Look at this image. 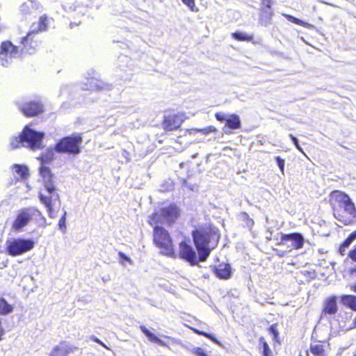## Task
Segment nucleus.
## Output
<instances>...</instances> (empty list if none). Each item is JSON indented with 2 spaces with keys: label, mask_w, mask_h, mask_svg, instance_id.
I'll list each match as a JSON object with an SVG mask.
<instances>
[{
  "label": "nucleus",
  "mask_w": 356,
  "mask_h": 356,
  "mask_svg": "<svg viewBox=\"0 0 356 356\" xmlns=\"http://www.w3.org/2000/svg\"><path fill=\"white\" fill-rule=\"evenodd\" d=\"M46 17H40L38 29L36 31L33 28L31 32L29 33L26 37L22 41L23 47L15 46L10 41L3 42L0 47V63L3 66L10 65L13 59L20 57L23 53L32 54L35 46V42H32V35L35 32L45 31L47 28Z\"/></svg>",
  "instance_id": "nucleus-1"
},
{
  "label": "nucleus",
  "mask_w": 356,
  "mask_h": 356,
  "mask_svg": "<svg viewBox=\"0 0 356 356\" xmlns=\"http://www.w3.org/2000/svg\"><path fill=\"white\" fill-rule=\"evenodd\" d=\"M330 203L337 220L345 225L353 222V220L350 218H346L339 213L341 209H343L344 211L351 217L354 218L356 216L355 204L348 195L339 191H333L330 193Z\"/></svg>",
  "instance_id": "nucleus-2"
},
{
  "label": "nucleus",
  "mask_w": 356,
  "mask_h": 356,
  "mask_svg": "<svg viewBox=\"0 0 356 356\" xmlns=\"http://www.w3.org/2000/svg\"><path fill=\"white\" fill-rule=\"evenodd\" d=\"M193 236L200 260L205 261L210 254L211 250L216 245L219 236L211 229H200L193 232Z\"/></svg>",
  "instance_id": "nucleus-3"
},
{
  "label": "nucleus",
  "mask_w": 356,
  "mask_h": 356,
  "mask_svg": "<svg viewBox=\"0 0 356 356\" xmlns=\"http://www.w3.org/2000/svg\"><path fill=\"white\" fill-rule=\"evenodd\" d=\"M40 172L43 179L44 186L47 195L40 193L39 198L40 202L44 204L47 209L49 216L54 218L56 215L53 210V202L59 200V195L56 192L52 178L53 175L49 168L42 165L40 167Z\"/></svg>",
  "instance_id": "nucleus-4"
},
{
  "label": "nucleus",
  "mask_w": 356,
  "mask_h": 356,
  "mask_svg": "<svg viewBox=\"0 0 356 356\" xmlns=\"http://www.w3.org/2000/svg\"><path fill=\"white\" fill-rule=\"evenodd\" d=\"M44 134L37 132L26 126L21 134L17 137H13L10 140V147L12 149L18 148L21 146L29 147L31 149L41 148L42 140Z\"/></svg>",
  "instance_id": "nucleus-5"
},
{
  "label": "nucleus",
  "mask_w": 356,
  "mask_h": 356,
  "mask_svg": "<svg viewBox=\"0 0 356 356\" xmlns=\"http://www.w3.org/2000/svg\"><path fill=\"white\" fill-rule=\"evenodd\" d=\"M180 216V210L176 204H171L162 207L149 216V222L151 225L160 224H173Z\"/></svg>",
  "instance_id": "nucleus-6"
},
{
  "label": "nucleus",
  "mask_w": 356,
  "mask_h": 356,
  "mask_svg": "<svg viewBox=\"0 0 356 356\" xmlns=\"http://www.w3.org/2000/svg\"><path fill=\"white\" fill-rule=\"evenodd\" d=\"M154 242L161 250V253L173 257L175 252L172 248V240L168 232L163 227L154 225Z\"/></svg>",
  "instance_id": "nucleus-7"
},
{
  "label": "nucleus",
  "mask_w": 356,
  "mask_h": 356,
  "mask_svg": "<svg viewBox=\"0 0 356 356\" xmlns=\"http://www.w3.org/2000/svg\"><path fill=\"white\" fill-rule=\"evenodd\" d=\"M34 247V242L31 239L10 238L6 241V252L9 255L16 257L30 251Z\"/></svg>",
  "instance_id": "nucleus-8"
},
{
  "label": "nucleus",
  "mask_w": 356,
  "mask_h": 356,
  "mask_svg": "<svg viewBox=\"0 0 356 356\" xmlns=\"http://www.w3.org/2000/svg\"><path fill=\"white\" fill-rule=\"evenodd\" d=\"M40 214V211L33 207L23 208L20 209L12 225V229L15 232H20L25 226H26L32 217Z\"/></svg>",
  "instance_id": "nucleus-9"
},
{
  "label": "nucleus",
  "mask_w": 356,
  "mask_h": 356,
  "mask_svg": "<svg viewBox=\"0 0 356 356\" xmlns=\"http://www.w3.org/2000/svg\"><path fill=\"white\" fill-rule=\"evenodd\" d=\"M81 141L82 138L79 135L65 137L56 145V150L58 152L79 154L80 152L79 145Z\"/></svg>",
  "instance_id": "nucleus-10"
},
{
  "label": "nucleus",
  "mask_w": 356,
  "mask_h": 356,
  "mask_svg": "<svg viewBox=\"0 0 356 356\" xmlns=\"http://www.w3.org/2000/svg\"><path fill=\"white\" fill-rule=\"evenodd\" d=\"M291 242L290 245H288L291 249L298 250L303 247L305 239L303 236L300 233H292L289 234H282L281 241L280 245H287V242Z\"/></svg>",
  "instance_id": "nucleus-11"
},
{
  "label": "nucleus",
  "mask_w": 356,
  "mask_h": 356,
  "mask_svg": "<svg viewBox=\"0 0 356 356\" xmlns=\"http://www.w3.org/2000/svg\"><path fill=\"white\" fill-rule=\"evenodd\" d=\"M111 88L110 85L104 83L101 80H98L95 77L86 78V81L83 83L81 88L83 90H109Z\"/></svg>",
  "instance_id": "nucleus-12"
},
{
  "label": "nucleus",
  "mask_w": 356,
  "mask_h": 356,
  "mask_svg": "<svg viewBox=\"0 0 356 356\" xmlns=\"http://www.w3.org/2000/svg\"><path fill=\"white\" fill-rule=\"evenodd\" d=\"M19 107L22 113L26 116H34L43 111V106L38 102H29Z\"/></svg>",
  "instance_id": "nucleus-13"
},
{
  "label": "nucleus",
  "mask_w": 356,
  "mask_h": 356,
  "mask_svg": "<svg viewBox=\"0 0 356 356\" xmlns=\"http://www.w3.org/2000/svg\"><path fill=\"white\" fill-rule=\"evenodd\" d=\"M179 255L181 258L189 261L191 265L197 264L196 253L191 246L182 241L179 244Z\"/></svg>",
  "instance_id": "nucleus-14"
},
{
  "label": "nucleus",
  "mask_w": 356,
  "mask_h": 356,
  "mask_svg": "<svg viewBox=\"0 0 356 356\" xmlns=\"http://www.w3.org/2000/svg\"><path fill=\"white\" fill-rule=\"evenodd\" d=\"M184 120V116L181 114H174L165 116L163 122L164 129L168 131L177 129L181 126Z\"/></svg>",
  "instance_id": "nucleus-15"
},
{
  "label": "nucleus",
  "mask_w": 356,
  "mask_h": 356,
  "mask_svg": "<svg viewBox=\"0 0 356 356\" xmlns=\"http://www.w3.org/2000/svg\"><path fill=\"white\" fill-rule=\"evenodd\" d=\"M337 300V298L334 296L326 298L324 301L322 314H335L338 311Z\"/></svg>",
  "instance_id": "nucleus-16"
},
{
  "label": "nucleus",
  "mask_w": 356,
  "mask_h": 356,
  "mask_svg": "<svg viewBox=\"0 0 356 356\" xmlns=\"http://www.w3.org/2000/svg\"><path fill=\"white\" fill-rule=\"evenodd\" d=\"M214 272L220 279H229L232 275L231 266L228 264H220L214 268Z\"/></svg>",
  "instance_id": "nucleus-17"
},
{
  "label": "nucleus",
  "mask_w": 356,
  "mask_h": 356,
  "mask_svg": "<svg viewBox=\"0 0 356 356\" xmlns=\"http://www.w3.org/2000/svg\"><path fill=\"white\" fill-rule=\"evenodd\" d=\"M72 350L73 348L69 344L61 343L53 350L50 356H67Z\"/></svg>",
  "instance_id": "nucleus-18"
},
{
  "label": "nucleus",
  "mask_w": 356,
  "mask_h": 356,
  "mask_svg": "<svg viewBox=\"0 0 356 356\" xmlns=\"http://www.w3.org/2000/svg\"><path fill=\"white\" fill-rule=\"evenodd\" d=\"M140 330L145 334V336L149 339V341L156 343L159 345L164 347H167L168 345L165 342L158 338L156 335L152 333L149 330H147L145 326L141 325L140 327Z\"/></svg>",
  "instance_id": "nucleus-19"
},
{
  "label": "nucleus",
  "mask_w": 356,
  "mask_h": 356,
  "mask_svg": "<svg viewBox=\"0 0 356 356\" xmlns=\"http://www.w3.org/2000/svg\"><path fill=\"white\" fill-rule=\"evenodd\" d=\"M356 240V230L351 233L348 238L343 242L339 249V252L341 255H344L346 254L347 248L350 245V244Z\"/></svg>",
  "instance_id": "nucleus-20"
},
{
  "label": "nucleus",
  "mask_w": 356,
  "mask_h": 356,
  "mask_svg": "<svg viewBox=\"0 0 356 356\" xmlns=\"http://www.w3.org/2000/svg\"><path fill=\"white\" fill-rule=\"evenodd\" d=\"M341 302L353 310L356 311V296L352 295H343L341 296Z\"/></svg>",
  "instance_id": "nucleus-21"
},
{
  "label": "nucleus",
  "mask_w": 356,
  "mask_h": 356,
  "mask_svg": "<svg viewBox=\"0 0 356 356\" xmlns=\"http://www.w3.org/2000/svg\"><path fill=\"white\" fill-rule=\"evenodd\" d=\"M226 125L232 129H239L241 127L239 117L235 114L231 115L227 118V120H226Z\"/></svg>",
  "instance_id": "nucleus-22"
},
{
  "label": "nucleus",
  "mask_w": 356,
  "mask_h": 356,
  "mask_svg": "<svg viewBox=\"0 0 356 356\" xmlns=\"http://www.w3.org/2000/svg\"><path fill=\"white\" fill-rule=\"evenodd\" d=\"M39 5L34 2L33 0H29L28 2L24 3L21 6V11L25 13H31L33 10H38Z\"/></svg>",
  "instance_id": "nucleus-23"
},
{
  "label": "nucleus",
  "mask_w": 356,
  "mask_h": 356,
  "mask_svg": "<svg viewBox=\"0 0 356 356\" xmlns=\"http://www.w3.org/2000/svg\"><path fill=\"white\" fill-rule=\"evenodd\" d=\"M272 15L273 13L270 10V6L268 4L267 8H264L261 10V13L260 15V21L261 22L262 24L266 25L269 22Z\"/></svg>",
  "instance_id": "nucleus-24"
},
{
  "label": "nucleus",
  "mask_w": 356,
  "mask_h": 356,
  "mask_svg": "<svg viewBox=\"0 0 356 356\" xmlns=\"http://www.w3.org/2000/svg\"><path fill=\"white\" fill-rule=\"evenodd\" d=\"M13 310L12 305H9L3 298L0 300V314L6 315Z\"/></svg>",
  "instance_id": "nucleus-25"
},
{
  "label": "nucleus",
  "mask_w": 356,
  "mask_h": 356,
  "mask_svg": "<svg viewBox=\"0 0 356 356\" xmlns=\"http://www.w3.org/2000/svg\"><path fill=\"white\" fill-rule=\"evenodd\" d=\"M310 351L314 356H325L323 346L321 344H314L310 346Z\"/></svg>",
  "instance_id": "nucleus-26"
},
{
  "label": "nucleus",
  "mask_w": 356,
  "mask_h": 356,
  "mask_svg": "<svg viewBox=\"0 0 356 356\" xmlns=\"http://www.w3.org/2000/svg\"><path fill=\"white\" fill-rule=\"evenodd\" d=\"M14 170L21 179H24L28 177L29 170L26 166L15 164L14 165Z\"/></svg>",
  "instance_id": "nucleus-27"
},
{
  "label": "nucleus",
  "mask_w": 356,
  "mask_h": 356,
  "mask_svg": "<svg viewBox=\"0 0 356 356\" xmlns=\"http://www.w3.org/2000/svg\"><path fill=\"white\" fill-rule=\"evenodd\" d=\"M259 346H261V348H262L263 350L264 356H273V353L264 337L259 338Z\"/></svg>",
  "instance_id": "nucleus-28"
},
{
  "label": "nucleus",
  "mask_w": 356,
  "mask_h": 356,
  "mask_svg": "<svg viewBox=\"0 0 356 356\" xmlns=\"http://www.w3.org/2000/svg\"><path fill=\"white\" fill-rule=\"evenodd\" d=\"M66 216H67V212H66V211H64L62 217L60 218V219L59 220V222H58L59 229L63 233L66 232V229H67L66 228V224H65Z\"/></svg>",
  "instance_id": "nucleus-29"
},
{
  "label": "nucleus",
  "mask_w": 356,
  "mask_h": 356,
  "mask_svg": "<svg viewBox=\"0 0 356 356\" xmlns=\"http://www.w3.org/2000/svg\"><path fill=\"white\" fill-rule=\"evenodd\" d=\"M182 2L193 12H197L198 8L195 6V0H181Z\"/></svg>",
  "instance_id": "nucleus-30"
},
{
  "label": "nucleus",
  "mask_w": 356,
  "mask_h": 356,
  "mask_svg": "<svg viewBox=\"0 0 356 356\" xmlns=\"http://www.w3.org/2000/svg\"><path fill=\"white\" fill-rule=\"evenodd\" d=\"M216 129L214 127H212V126H209V127H207L204 129H195V131H199V132H201L203 134H207L210 132H213L215 131Z\"/></svg>",
  "instance_id": "nucleus-31"
},
{
  "label": "nucleus",
  "mask_w": 356,
  "mask_h": 356,
  "mask_svg": "<svg viewBox=\"0 0 356 356\" xmlns=\"http://www.w3.org/2000/svg\"><path fill=\"white\" fill-rule=\"evenodd\" d=\"M289 137L291 138V140H292L293 144L295 145V146L296 147V148L300 152H302L303 154L305 155V152H303V149H302V147L300 146V145L298 143V140L295 136H293L292 134H290Z\"/></svg>",
  "instance_id": "nucleus-32"
},
{
  "label": "nucleus",
  "mask_w": 356,
  "mask_h": 356,
  "mask_svg": "<svg viewBox=\"0 0 356 356\" xmlns=\"http://www.w3.org/2000/svg\"><path fill=\"white\" fill-rule=\"evenodd\" d=\"M275 159L282 173L284 174V160L280 156H277Z\"/></svg>",
  "instance_id": "nucleus-33"
},
{
  "label": "nucleus",
  "mask_w": 356,
  "mask_h": 356,
  "mask_svg": "<svg viewBox=\"0 0 356 356\" xmlns=\"http://www.w3.org/2000/svg\"><path fill=\"white\" fill-rule=\"evenodd\" d=\"M232 36L234 39L238 40H247V36L241 33H232Z\"/></svg>",
  "instance_id": "nucleus-34"
},
{
  "label": "nucleus",
  "mask_w": 356,
  "mask_h": 356,
  "mask_svg": "<svg viewBox=\"0 0 356 356\" xmlns=\"http://www.w3.org/2000/svg\"><path fill=\"white\" fill-rule=\"evenodd\" d=\"M195 332L200 335H202V336H204L210 339H211L212 341H215V342H217V340L214 338L213 336H212L211 334H208V333H206L204 332H202V331H199L197 330H195Z\"/></svg>",
  "instance_id": "nucleus-35"
},
{
  "label": "nucleus",
  "mask_w": 356,
  "mask_h": 356,
  "mask_svg": "<svg viewBox=\"0 0 356 356\" xmlns=\"http://www.w3.org/2000/svg\"><path fill=\"white\" fill-rule=\"evenodd\" d=\"M348 257L353 261L356 262V245L353 249L348 252Z\"/></svg>",
  "instance_id": "nucleus-36"
},
{
  "label": "nucleus",
  "mask_w": 356,
  "mask_h": 356,
  "mask_svg": "<svg viewBox=\"0 0 356 356\" xmlns=\"http://www.w3.org/2000/svg\"><path fill=\"white\" fill-rule=\"evenodd\" d=\"M270 332L274 336V338L276 339L278 336V331L276 328L275 325H272L269 328Z\"/></svg>",
  "instance_id": "nucleus-37"
},
{
  "label": "nucleus",
  "mask_w": 356,
  "mask_h": 356,
  "mask_svg": "<svg viewBox=\"0 0 356 356\" xmlns=\"http://www.w3.org/2000/svg\"><path fill=\"white\" fill-rule=\"evenodd\" d=\"M215 116H216V118L217 119V120L220 121V122H223V121L226 122V120H227V118H226V116L221 113H216Z\"/></svg>",
  "instance_id": "nucleus-38"
},
{
  "label": "nucleus",
  "mask_w": 356,
  "mask_h": 356,
  "mask_svg": "<svg viewBox=\"0 0 356 356\" xmlns=\"http://www.w3.org/2000/svg\"><path fill=\"white\" fill-rule=\"evenodd\" d=\"M90 339L92 340L93 341H95L98 343H99L101 346H102L103 347H104L106 349H109V348L105 345L101 340H99L97 337H96L95 336L92 335L90 337Z\"/></svg>",
  "instance_id": "nucleus-39"
},
{
  "label": "nucleus",
  "mask_w": 356,
  "mask_h": 356,
  "mask_svg": "<svg viewBox=\"0 0 356 356\" xmlns=\"http://www.w3.org/2000/svg\"><path fill=\"white\" fill-rule=\"evenodd\" d=\"M118 254L120 258H122V259L129 262L130 264H133V261L129 257H127L125 254H124L122 252H120Z\"/></svg>",
  "instance_id": "nucleus-40"
},
{
  "label": "nucleus",
  "mask_w": 356,
  "mask_h": 356,
  "mask_svg": "<svg viewBox=\"0 0 356 356\" xmlns=\"http://www.w3.org/2000/svg\"><path fill=\"white\" fill-rule=\"evenodd\" d=\"M54 156V152L52 150H49L44 156V158H42V160H51Z\"/></svg>",
  "instance_id": "nucleus-41"
},
{
  "label": "nucleus",
  "mask_w": 356,
  "mask_h": 356,
  "mask_svg": "<svg viewBox=\"0 0 356 356\" xmlns=\"http://www.w3.org/2000/svg\"><path fill=\"white\" fill-rule=\"evenodd\" d=\"M5 331L2 326V318H0V341L2 339V337L4 335Z\"/></svg>",
  "instance_id": "nucleus-42"
},
{
  "label": "nucleus",
  "mask_w": 356,
  "mask_h": 356,
  "mask_svg": "<svg viewBox=\"0 0 356 356\" xmlns=\"http://www.w3.org/2000/svg\"><path fill=\"white\" fill-rule=\"evenodd\" d=\"M165 337L172 340L174 343H178V344H181V341L179 339H177L175 338H173V337H169V336H165Z\"/></svg>",
  "instance_id": "nucleus-43"
},
{
  "label": "nucleus",
  "mask_w": 356,
  "mask_h": 356,
  "mask_svg": "<svg viewBox=\"0 0 356 356\" xmlns=\"http://www.w3.org/2000/svg\"><path fill=\"white\" fill-rule=\"evenodd\" d=\"M292 18V17H291ZM293 22L298 24H300V22L301 21L298 19H296L295 17H293Z\"/></svg>",
  "instance_id": "nucleus-44"
},
{
  "label": "nucleus",
  "mask_w": 356,
  "mask_h": 356,
  "mask_svg": "<svg viewBox=\"0 0 356 356\" xmlns=\"http://www.w3.org/2000/svg\"><path fill=\"white\" fill-rule=\"evenodd\" d=\"M263 4L266 6V8H267L268 4L270 6V1L269 0H264Z\"/></svg>",
  "instance_id": "nucleus-45"
},
{
  "label": "nucleus",
  "mask_w": 356,
  "mask_h": 356,
  "mask_svg": "<svg viewBox=\"0 0 356 356\" xmlns=\"http://www.w3.org/2000/svg\"><path fill=\"white\" fill-rule=\"evenodd\" d=\"M353 290L356 293V285L352 286Z\"/></svg>",
  "instance_id": "nucleus-46"
},
{
  "label": "nucleus",
  "mask_w": 356,
  "mask_h": 356,
  "mask_svg": "<svg viewBox=\"0 0 356 356\" xmlns=\"http://www.w3.org/2000/svg\"><path fill=\"white\" fill-rule=\"evenodd\" d=\"M354 327H356V317L355 319L354 320Z\"/></svg>",
  "instance_id": "nucleus-47"
}]
</instances>
